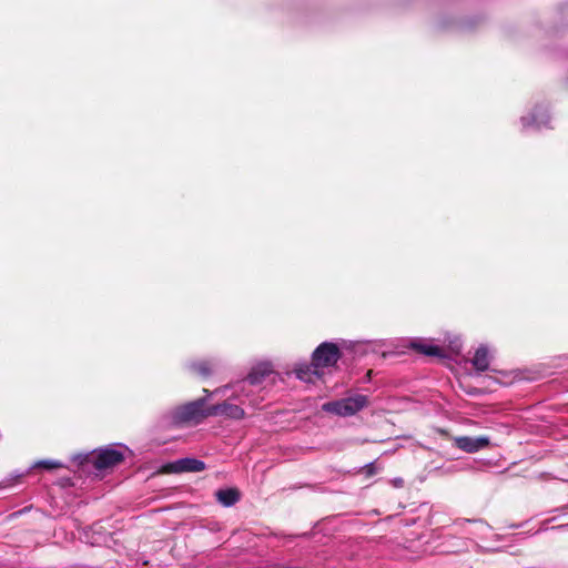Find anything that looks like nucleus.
<instances>
[{"instance_id": "1", "label": "nucleus", "mask_w": 568, "mask_h": 568, "mask_svg": "<svg viewBox=\"0 0 568 568\" xmlns=\"http://www.w3.org/2000/svg\"><path fill=\"white\" fill-rule=\"evenodd\" d=\"M226 389L227 387H224L215 389L214 392H210L209 389L204 388V397L180 405L170 410L169 417L171 423L176 426L200 424L206 417L211 416V414H209V406H206L207 399L213 394L225 393Z\"/></svg>"}, {"instance_id": "2", "label": "nucleus", "mask_w": 568, "mask_h": 568, "mask_svg": "<svg viewBox=\"0 0 568 568\" xmlns=\"http://www.w3.org/2000/svg\"><path fill=\"white\" fill-rule=\"evenodd\" d=\"M124 448L110 445L99 448L84 456H79L81 465H92L97 470L113 468L124 459Z\"/></svg>"}, {"instance_id": "3", "label": "nucleus", "mask_w": 568, "mask_h": 568, "mask_svg": "<svg viewBox=\"0 0 568 568\" xmlns=\"http://www.w3.org/2000/svg\"><path fill=\"white\" fill-rule=\"evenodd\" d=\"M367 404V396L356 394L338 400L327 402L323 404L322 409L326 413L346 417L355 415L357 412L366 407Z\"/></svg>"}, {"instance_id": "4", "label": "nucleus", "mask_w": 568, "mask_h": 568, "mask_svg": "<svg viewBox=\"0 0 568 568\" xmlns=\"http://www.w3.org/2000/svg\"><path fill=\"white\" fill-rule=\"evenodd\" d=\"M270 373H271V368L267 364H262V365L254 367L244 379L237 382L236 384H234L232 386L233 393H232L231 397L244 403V400L242 398L248 396L247 388L250 386H257V385L262 384L264 378Z\"/></svg>"}, {"instance_id": "5", "label": "nucleus", "mask_w": 568, "mask_h": 568, "mask_svg": "<svg viewBox=\"0 0 568 568\" xmlns=\"http://www.w3.org/2000/svg\"><path fill=\"white\" fill-rule=\"evenodd\" d=\"M312 358L316 368L332 367L341 358V351L336 344L324 342L315 348Z\"/></svg>"}, {"instance_id": "6", "label": "nucleus", "mask_w": 568, "mask_h": 568, "mask_svg": "<svg viewBox=\"0 0 568 568\" xmlns=\"http://www.w3.org/2000/svg\"><path fill=\"white\" fill-rule=\"evenodd\" d=\"M523 130H541L550 128V115L545 104H537L527 115L520 118Z\"/></svg>"}, {"instance_id": "7", "label": "nucleus", "mask_w": 568, "mask_h": 568, "mask_svg": "<svg viewBox=\"0 0 568 568\" xmlns=\"http://www.w3.org/2000/svg\"><path fill=\"white\" fill-rule=\"evenodd\" d=\"M455 446L466 453H477L489 446L490 439L487 436H459L454 439Z\"/></svg>"}, {"instance_id": "8", "label": "nucleus", "mask_w": 568, "mask_h": 568, "mask_svg": "<svg viewBox=\"0 0 568 568\" xmlns=\"http://www.w3.org/2000/svg\"><path fill=\"white\" fill-rule=\"evenodd\" d=\"M205 469V464L196 458H181L165 466L168 473H197Z\"/></svg>"}, {"instance_id": "9", "label": "nucleus", "mask_w": 568, "mask_h": 568, "mask_svg": "<svg viewBox=\"0 0 568 568\" xmlns=\"http://www.w3.org/2000/svg\"><path fill=\"white\" fill-rule=\"evenodd\" d=\"M211 416H223L232 419H242L245 415L244 409L235 404L223 402L221 404L209 406Z\"/></svg>"}, {"instance_id": "10", "label": "nucleus", "mask_w": 568, "mask_h": 568, "mask_svg": "<svg viewBox=\"0 0 568 568\" xmlns=\"http://www.w3.org/2000/svg\"><path fill=\"white\" fill-rule=\"evenodd\" d=\"M295 376L305 383H314L321 377L318 368L314 367L313 362L311 364L300 363L294 368Z\"/></svg>"}, {"instance_id": "11", "label": "nucleus", "mask_w": 568, "mask_h": 568, "mask_svg": "<svg viewBox=\"0 0 568 568\" xmlns=\"http://www.w3.org/2000/svg\"><path fill=\"white\" fill-rule=\"evenodd\" d=\"M471 364L478 372H485L489 368L490 355L487 346L480 345L476 349Z\"/></svg>"}, {"instance_id": "12", "label": "nucleus", "mask_w": 568, "mask_h": 568, "mask_svg": "<svg viewBox=\"0 0 568 568\" xmlns=\"http://www.w3.org/2000/svg\"><path fill=\"white\" fill-rule=\"evenodd\" d=\"M216 500L224 507H231L240 500V491L236 488H225L215 491Z\"/></svg>"}, {"instance_id": "13", "label": "nucleus", "mask_w": 568, "mask_h": 568, "mask_svg": "<svg viewBox=\"0 0 568 568\" xmlns=\"http://www.w3.org/2000/svg\"><path fill=\"white\" fill-rule=\"evenodd\" d=\"M190 368L201 376H209L213 372V365L210 361H199L190 364Z\"/></svg>"}, {"instance_id": "14", "label": "nucleus", "mask_w": 568, "mask_h": 568, "mask_svg": "<svg viewBox=\"0 0 568 568\" xmlns=\"http://www.w3.org/2000/svg\"><path fill=\"white\" fill-rule=\"evenodd\" d=\"M413 348L418 349L420 353L429 356H440L442 349L438 346L415 342L412 344Z\"/></svg>"}, {"instance_id": "15", "label": "nucleus", "mask_w": 568, "mask_h": 568, "mask_svg": "<svg viewBox=\"0 0 568 568\" xmlns=\"http://www.w3.org/2000/svg\"><path fill=\"white\" fill-rule=\"evenodd\" d=\"M62 466H63L62 463H60L58 460H53V459L39 460L33 465L34 468H43L47 470L61 468Z\"/></svg>"}, {"instance_id": "16", "label": "nucleus", "mask_w": 568, "mask_h": 568, "mask_svg": "<svg viewBox=\"0 0 568 568\" xmlns=\"http://www.w3.org/2000/svg\"><path fill=\"white\" fill-rule=\"evenodd\" d=\"M377 471L378 467L376 466L375 463H368L362 468V473H364L368 477L377 474Z\"/></svg>"}, {"instance_id": "17", "label": "nucleus", "mask_w": 568, "mask_h": 568, "mask_svg": "<svg viewBox=\"0 0 568 568\" xmlns=\"http://www.w3.org/2000/svg\"><path fill=\"white\" fill-rule=\"evenodd\" d=\"M23 476H24V473H17V471H16V473H13V474H11V475H10V478L6 479L4 485H6V486H9V485H11V483H12L13 480H18V479H20V478H21V477H23Z\"/></svg>"}, {"instance_id": "18", "label": "nucleus", "mask_w": 568, "mask_h": 568, "mask_svg": "<svg viewBox=\"0 0 568 568\" xmlns=\"http://www.w3.org/2000/svg\"><path fill=\"white\" fill-rule=\"evenodd\" d=\"M393 484H394L395 487H402L403 484H404V480L402 478H395L393 480Z\"/></svg>"}, {"instance_id": "19", "label": "nucleus", "mask_w": 568, "mask_h": 568, "mask_svg": "<svg viewBox=\"0 0 568 568\" xmlns=\"http://www.w3.org/2000/svg\"><path fill=\"white\" fill-rule=\"evenodd\" d=\"M552 529H568V524L567 525L557 526V527H552Z\"/></svg>"}]
</instances>
